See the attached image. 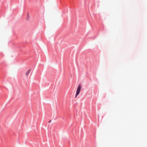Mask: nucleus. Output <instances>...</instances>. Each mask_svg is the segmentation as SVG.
Listing matches in <instances>:
<instances>
[{"label": "nucleus", "mask_w": 147, "mask_h": 147, "mask_svg": "<svg viewBox=\"0 0 147 147\" xmlns=\"http://www.w3.org/2000/svg\"><path fill=\"white\" fill-rule=\"evenodd\" d=\"M81 88V85L79 84L77 88L76 92V94L75 98H76L80 94V91Z\"/></svg>", "instance_id": "obj_1"}, {"label": "nucleus", "mask_w": 147, "mask_h": 147, "mask_svg": "<svg viewBox=\"0 0 147 147\" xmlns=\"http://www.w3.org/2000/svg\"><path fill=\"white\" fill-rule=\"evenodd\" d=\"M31 69H28V70H27V71L26 72V74H25V75L27 76H28L29 74V73H30V72L31 71Z\"/></svg>", "instance_id": "obj_2"}, {"label": "nucleus", "mask_w": 147, "mask_h": 147, "mask_svg": "<svg viewBox=\"0 0 147 147\" xmlns=\"http://www.w3.org/2000/svg\"><path fill=\"white\" fill-rule=\"evenodd\" d=\"M51 121V120H50L49 121V123H50Z\"/></svg>", "instance_id": "obj_3"}]
</instances>
